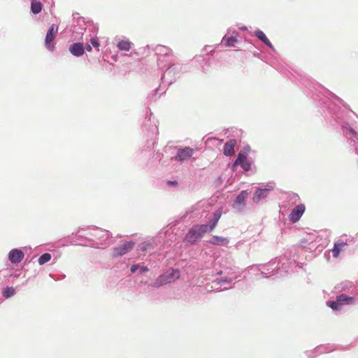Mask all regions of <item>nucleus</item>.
I'll list each match as a JSON object with an SVG mask.
<instances>
[{"instance_id":"16","label":"nucleus","mask_w":358,"mask_h":358,"mask_svg":"<svg viewBox=\"0 0 358 358\" xmlns=\"http://www.w3.org/2000/svg\"><path fill=\"white\" fill-rule=\"evenodd\" d=\"M353 300L354 299L352 297L347 296L345 294H341L336 297V301H338V303L340 304V306L344 303H352Z\"/></svg>"},{"instance_id":"14","label":"nucleus","mask_w":358,"mask_h":358,"mask_svg":"<svg viewBox=\"0 0 358 358\" xmlns=\"http://www.w3.org/2000/svg\"><path fill=\"white\" fill-rule=\"evenodd\" d=\"M255 36L260 41L264 42L266 45H268L270 48H273L271 43L270 42V41L268 39V38L266 37V36L265 35V34L262 31H261V30L256 31H255Z\"/></svg>"},{"instance_id":"21","label":"nucleus","mask_w":358,"mask_h":358,"mask_svg":"<svg viewBox=\"0 0 358 358\" xmlns=\"http://www.w3.org/2000/svg\"><path fill=\"white\" fill-rule=\"evenodd\" d=\"M51 259V255L49 253H44L38 259V264L42 265L49 262Z\"/></svg>"},{"instance_id":"30","label":"nucleus","mask_w":358,"mask_h":358,"mask_svg":"<svg viewBox=\"0 0 358 358\" xmlns=\"http://www.w3.org/2000/svg\"><path fill=\"white\" fill-rule=\"evenodd\" d=\"M148 271V268H147V267H142V268H141V271H142L143 273V272H146V271Z\"/></svg>"},{"instance_id":"29","label":"nucleus","mask_w":358,"mask_h":358,"mask_svg":"<svg viewBox=\"0 0 358 358\" xmlns=\"http://www.w3.org/2000/svg\"><path fill=\"white\" fill-rule=\"evenodd\" d=\"M86 50L88 51V52H90L92 51V47L90 45H86Z\"/></svg>"},{"instance_id":"24","label":"nucleus","mask_w":358,"mask_h":358,"mask_svg":"<svg viewBox=\"0 0 358 358\" xmlns=\"http://www.w3.org/2000/svg\"><path fill=\"white\" fill-rule=\"evenodd\" d=\"M327 305L331 308L333 310H338L339 308L340 304L338 303L337 301H329L327 302Z\"/></svg>"},{"instance_id":"5","label":"nucleus","mask_w":358,"mask_h":358,"mask_svg":"<svg viewBox=\"0 0 358 358\" xmlns=\"http://www.w3.org/2000/svg\"><path fill=\"white\" fill-rule=\"evenodd\" d=\"M238 165H240L245 171H249L251 168V163L248 160L247 155L242 152L238 153V157L233 164L234 166Z\"/></svg>"},{"instance_id":"2","label":"nucleus","mask_w":358,"mask_h":358,"mask_svg":"<svg viewBox=\"0 0 358 358\" xmlns=\"http://www.w3.org/2000/svg\"><path fill=\"white\" fill-rule=\"evenodd\" d=\"M180 278V272L178 270H169L164 274L160 275L157 279L159 285L170 283L178 280Z\"/></svg>"},{"instance_id":"9","label":"nucleus","mask_w":358,"mask_h":358,"mask_svg":"<svg viewBox=\"0 0 358 358\" xmlns=\"http://www.w3.org/2000/svg\"><path fill=\"white\" fill-rule=\"evenodd\" d=\"M69 52L76 57H80L85 52L83 43H74L69 47Z\"/></svg>"},{"instance_id":"15","label":"nucleus","mask_w":358,"mask_h":358,"mask_svg":"<svg viewBox=\"0 0 358 358\" xmlns=\"http://www.w3.org/2000/svg\"><path fill=\"white\" fill-rule=\"evenodd\" d=\"M42 3L38 0H32L31 3V10L33 13L38 14L41 11Z\"/></svg>"},{"instance_id":"26","label":"nucleus","mask_w":358,"mask_h":358,"mask_svg":"<svg viewBox=\"0 0 358 358\" xmlns=\"http://www.w3.org/2000/svg\"><path fill=\"white\" fill-rule=\"evenodd\" d=\"M150 247H151V244L150 243H145L141 247V249H142V250H145L147 249L150 248Z\"/></svg>"},{"instance_id":"4","label":"nucleus","mask_w":358,"mask_h":358,"mask_svg":"<svg viewBox=\"0 0 358 358\" xmlns=\"http://www.w3.org/2000/svg\"><path fill=\"white\" fill-rule=\"evenodd\" d=\"M57 29V27L55 28V25L52 24L45 36V47L50 51H53L55 49V46L52 43L56 37Z\"/></svg>"},{"instance_id":"1","label":"nucleus","mask_w":358,"mask_h":358,"mask_svg":"<svg viewBox=\"0 0 358 358\" xmlns=\"http://www.w3.org/2000/svg\"><path fill=\"white\" fill-rule=\"evenodd\" d=\"M208 231V226L207 224L195 225L189 230L185 241L193 244L200 240Z\"/></svg>"},{"instance_id":"28","label":"nucleus","mask_w":358,"mask_h":358,"mask_svg":"<svg viewBox=\"0 0 358 358\" xmlns=\"http://www.w3.org/2000/svg\"><path fill=\"white\" fill-rule=\"evenodd\" d=\"M169 185H177L178 182L176 181H168L167 182Z\"/></svg>"},{"instance_id":"7","label":"nucleus","mask_w":358,"mask_h":358,"mask_svg":"<svg viewBox=\"0 0 358 358\" xmlns=\"http://www.w3.org/2000/svg\"><path fill=\"white\" fill-rule=\"evenodd\" d=\"M305 211V206L303 204L297 205L289 215V220L292 222H296L299 220Z\"/></svg>"},{"instance_id":"27","label":"nucleus","mask_w":358,"mask_h":358,"mask_svg":"<svg viewBox=\"0 0 358 358\" xmlns=\"http://www.w3.org/2000/svg\"><path fill=\"white\" fill-rule=\"evenodd\" d=\"M138 268V264H134V265H132L131 267V273H135Z\"/></svg>"},{"instance_id":"17","label":"nucleus","mask_w":358,"mask_h":358,"mask_svg":"<svg viewBox=\"0 0 358 358\" xmlns=\"http://www.w3.org/2000/svg\"><path fill=\"white\" fill-rule=\"evenodd\" d=\"M237 41V38L234 36L224 37L222 39V43L226 47H234Z\"/></svg>"},{"instance_id":"23","label":"nucleus","mask_w":358,"mask_h":358,"mask_svg":"<svg viewBox=\"0 0 358 358\" xmlns=\"http://www.w3.org/2000/svg\"><path fill=\"white\" fill-rule=\"evenodd\" d=\"M15 294V289L12 287H8L7 288L4 292H3V296L6 297V298H9L11 296L14 295Z\"/></svg>"},{"instance_id":"18","label":"nucleus","mask_w":358,"mask_h":358,"mask_svg":"<svg viewBox=\"0 0 358 358\" xmlns=\"http://www.w3.org/2000/svg\"><path fill=\"white\" fill-rule=\"evenodd\" d=\"M345 245H346V243H336L332 250L333 256L334 257H338L341 250Z\"/></svg>"},{"instance_id":"25","label":"nucleus","mask_w":358,"mask_h":358,"mask_svg":"<svg viewBox=\"0 0 358 358\" xmlns=\"http://www.w3.org/2000/svg\"><path fill=\"white\" fill-rule=\"evenodd\" d=\"M91 44L95 48H98L99 46V43L98 42V40L96 38L91 39Z\"/></svg>"},{"instance_id":"19","label":"nucleus","mask_w":358,"mask_h":358,"mask_svg":"<svg viewBox=\"0 0 358 358\" xmlns=\"http://www.w3.org/2000/svg\"><path fill=\"white\" fill-rule=\"evenodd\" d=\"M131 42L129 41H121L117 43V48L120 50L129 51L131 48Z\"/></svg>"},{"instance_id":"6","label":"nucleus","mask_w":358,"mask_h":358,"mask_svg":"<svg viewBox=\"0 0 358 358\" xmlns=\"http://www.w3.org/2000/svg\"><path fill=\"white\" fill-rule=\"evenodd\" d=\"M194 149L189 147H185L182 149L178 150L177 155L175 157V159L178 162H182L184 160L189 159L193 153Z\"/></svg>"},{"instance_id":"10","label":"nucleus","mask_w":358,"mask_h":358,"mask_svg":"<svg viewBox=\"0 0 358 358\" xmlns=\"http://www.w3.org/2000/svg\"><path fill=\"white\" fill-rule=\"evenodd\" d=\"M236 145V139H230L224 145V154L226 156H232L235 154L234 147Z\"/></svg>"},{"instance_id":"22","label":"nucleus","mask_w":358,"mask_h":358,"mask_svg":"<svg viewBox=\"0 0 358 358\" xmlns=\"http://www.w3.org/2000/svg\"><path fill=\"white\" fill-rule=\"evenodd\" d=\"M157 52L161 55H169L171 52V50L164 46H157L156 48Z\"/></svg>"},{"instance_id":"12","label":"nucleus","mask_w":358,"mask_h":358,"mask_svg":"<svg viewBox=\"0 0 358 358\" xmlns=\"http://www.w3.org/2000/svg\"><path fill=\"white\" fill-rule=\"evenodd\" d=\"M222 215V210L218 209L216 210L214 214L212 220H210L208 226V231H212L217 226V224L220 219Z\"/></svg>"},{"instance_id":"20","label":"nucleus","mask_w":358,"mask_h":358,"mask_svg":"<svg viewBox=\"0 0 358 358\" xmlns=\"http://www.w3.org/2000/svg\"><path fill=\"white\" fill-rule=\"evenodd\" d=\"M248 196L247 191H242L236 198V202L239 204L244 203L245 200Z\"/></svg>"},{"instance_id":"8","label":"nucleus","mask_w":358,"mask_h":358,"mask_svg":"<svg viewBox=\"0 0 358 358\" xmlns=\"http://www.w3.org/2000/svg\"><path fill=\"white\" fill-rule=\"evenodd\" d=\"M24 255L21 250L13 249L8 254L9 260L13 264L20 263L24 258Z\"/></svg>"},{"instance_id":"13","label":"nucleus","mask_w":358,"mask_h":358,"mask_svg":"<svg viewBox=\"0 0 358 358\" xmlns=\"http://www.w3.org/2000/svg\"><path fill=\"white\" fill-rule=\"evenodd\" d=\"M210 243L213 245H224L229 243V241L226 238L218 236H214L212 237L211 240L210 241Z\"/></svg>"},{"instance_id":"11","label":"nucleus","mask_w":358,"mask_h":358,"mask_svg":"<svg viewBox=\"0 0 358 358\" xmlns=\"http://www.w3.org/2000/svg\"><path fill=\"white\" fill-rule=\"evenodd\" d=\"M272 189V187L265 189L259 188L254 194L253 201L256 203L259 202L262 199L266 198L267 196V192Z\"/></svg>"},{"instance_id":"3","label":"nucleus","mask_w":358,"mask_h":358,"mask_svg":"<svg viewBox=\"0 0 358 358\" xmlns=\"http://www.w3.org/2000/svg\"><path fill=\"white\" fill-rule=\"evenodd\" d=\"M135 245V243L133 241H124L120 245L115 247L113 250V256L117 257L127 254L128 252L131 250Z\"/></svg>"}]
</instances>
